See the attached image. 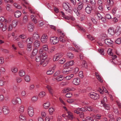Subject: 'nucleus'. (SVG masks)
<instances>
[{
    "instance_id": "nucleus-24",
    "label": "nucleus",
    "mask_w": 121,
    "mask_h": 121,
    "mask_svg": "<svg viewBox=\"0 0 121 121\" xmlns=\"http://www.w3.org/2000/svg\"><path fill=\"white\" fill-rule=\"evenodd\" d=\"M83 3L82 2H80L78 4V6L77 8L78 10H80L82 8L83 5L82 4Z\"/></svg>"
},
{
    "instance_id": "nucleus-61",
    "label": "nucleus",
    "mask_w": 121,
    "mask_h": 121,
    "mask_svg": "<svg viewBox=\"0 0 121 121\" xmlns=\"http://www.w3.org/2000/svg\"><path fill=\"white\" fill-rule=\"evenodd\" d=\"M108 54L111 56L112 55L113 53L112 52V50L111 49H109L108 51Z\"/></svg>"
},
{
    "instance_id": "nucleus-64",
    "label": "nucleus",
    "mask_w": 121,
    "mask_h": 121,
    "mask_svg": "<svg viewBox=\"0 0 121 121\" xmlns=\"http://www.w3.org/2000/svg\"><path fill=\"white\" fill-rule=\"evenodd\" d=\"M97 3L98 5H102L103 1L101 0H98L97 1Z\"/></svg>"
},
{
    "instance_id": "nucleus-33",
    "label": "nucleus",
    "mask_w": 121,
    "mask_h": 121,
    "mask_svg": "<svg viewBox=\"0 0 121 121\" xmlns=\"http://www.w3.org/2000/svg\"><path fill=\"white\" fill-rule=\"evenodd\" d=\"M45 92L44 91H42L40 93L39 95V97L40 98H42L45 96Z\"/></svg>"
},
{
    "instance_id": "nucleus-49",
    "label": "nucleus",
    "mask_w": 121,
    "mask_h": 121,
    "mask_svg": "<svg viewBox=\"0 0 121 121\" xmlns=\"http://www.w3.org/2000/svg\"><path fill=\"white\" fill-rule=\"evenodd\" d=\"M14 6L16 8L18 9H21L22 8L21 6L18 4H17L16 3L14 4Z\"/></svg>"
},
{
    "instance_id": "nucleus-62",
    "label": "nucleus",
    "mask_w": 121,
    "mask_h": 121,
    "mask_svg": "<svg viewBox=\"0 0 121 121\" xmlns=\"http://www.w3.org/2000/svg\"><path fill=\"white\" fill-rule=\"evenodd\" d=\"M53 71L52 70H48L47 72V74L48 75L52 74H53Z\"/></svg>"
},
{
    "instance_id": "nucleus-4",
    "label": "nucleus",
    "mask_w": 121,
    "mask_h": 121,
    "mask_svg": "<svg viewBox=\"0 0 121 121\" xmlns=\"http://www.w3.org/2000/svg\"><path fill=\"white\" fill-rule=\"evenodd\" d=\"M28 112L30 116H33L34 114V107L31 106H29L28 108Z\"/></svg>"
},
{
    "instance_id": "nucleus-17",
    "label": "nucleus",
    "mask_w": 121,
    "mask_h": 121,
    "mask_svg": "<svg viewBox=\"0 0 121 121\" xmlns=\"http://www.w3.org/2000/svg\"><path fill=\"white\" fill-rule=\"evenodd\" d=\"M75 89L74 88H65L63 90V93H65L67 92L70 91H72L75 90Z\"/></svg>"
},
{
    "instance_id": "nucleus-52",
    "label": "nucleus",
    "mask_w": 121,
    "mask_h": 121,
    "mask_svg": "<svg viewBox=\"0 0 121 121\" xmlns=\"http://www.w3.org/2000/svg\"><path fill=\"white\" fill-rule=\"evenodd\" d=\"M67 55L68 57L69 58H72L73 56V54L72 53L69 52H68V53Z\"/></svg>"
},
{
    "instance_id": "nucleus-5",
    "label": "nucleus",
    "mask_w": 121,
    "mask_h": 121,
    "mask_svg": "<svg viewBox=\"0 0 121 121\" xmlns=\"http://www.w3.org/2000/svg\"><path fill=\"white\" fill-rule=\"evenodd\" d=\"M67 4H69L68 3H64L63 4V8L67 12L70 13L71 11L69 9V7Z\"/></svg>"
},
{
    "instance_id": "nucleus-42",
    "label": "nucleus",
    "mask_w": 121,
    "mask_h": 121,
    "mask_svg": "<svg viewBox=\"0 0 121 121\" xmlns=\"http://www.w3.org/2000/svg\"><path fill=\"white\" fill-rule=\"evenodd\" d=\"M27 16V15H25L23 17V21L25 23H26L28 21Z\"/></svg>"
},
{
    "instance_id": "nucleus-51",
    "label": "nucleus",
    "mask_w": 121,
    "mask_h": 121,
    "mask_svg": "<svg viewBox=\"0 0 121 121\" xmlns=\"http://www.w3.org/2000/svg\"><path fill=\"white\" fill-rule=\"evenodd\" d=\"M18 44L20 48H22L24 46V45L21 42H19Z\"/></svg>"
},
{
    "instance_id": "nucleus-6",
    "label": "nucleus",
    "mask_w": 121,
    "mask_h": 121,
    "mask_svg": "<svg viewBox=\"0 0 121 121\" xmlns=\"http://www.w3.org/2000/svg\"><path fill=\"white\" fill-rule=\"evenodd\" d=\"M63 53H58L57 54L55 55L53 58V60L54 61L58 60L63 56Z\"/></svg>"
},
{
    "instance_id": "nucleus-1",
    "label": "nucleus",
    "mask_w": 121,
    "mask_h": 121,
    "mask_svg": "<svg viewBox=\"0 0 121 121\" xmlns=\"http://www.w3.org/2000/svg\"><path fill=\"white\" fill-rule=\"evenodd\" d=\"M45 53H43L39 56H36V61L37 62L40 61V64L41 65H42L44 67L46 66L48 64L47 62L45 61V60L47 57V55H45Z\"/></svg>"
},
{
    "instance_id": "nucleus-30",
    "label": "nucleus",
    "mask_w": 121,
    "mask_h": 121,
    "mask_svg": "<svg viewBox=\"0 0 121 121\" xmlns=\"http://www.w3.org/2000/svg\"><path fill=\"white\" fill-rule=\"evenodd\" d=\"M82 66L84 68L86 69L87 67V65L86 61L83 60L82 61Z\"/></svg>"
},
{
    "instance_id": "nucleus-29",
    "label": "nucleus",
    "mask_w": 121,
    "mask_h": 121,
    "mask_svg": "<svg viewBox=\"0 0 121 121\" xmlns=\"http://www.w3.org/2000/svg\"><path fill=\"white\" fill-rule=\"evenodd\" d=\"M25 72L23 70H21L19 72V75L21 77H22L25 75Z\"/></svg>"
},
{
    "instance_id": "nucleus-20",
    "label": "nucleus",
    "mask_w": 121,
    "mask_h": 121,
    "mask_svg": "<svg viewBox=\"0 0 121 121\" xmlns=\"http://www.w3.org/2000/svg\"><path fill=\"white\" fill-rule=\"evenodd\" d=\"M46 87L48 89L50 93L52 95L53 91L51 86L49 85H47L46 86Z\"/></svg>"
},
{
    "instance_id": "nucleus-43",
    "label": "nucleus",
    "mask_w": 121,
    "mask_h": 121,
    "mask_svg": "<svg viewBox=\"0 0 121 121\" xmlns=\"http://www.w3.org/2000/svg\"><path fill=\"white\" fill-rule=\"evenodd\" d=\"M98 52L100 54L103 55H104V50L103 49H99L98 50Z\"/></svg>"
},
{
    "instance_id": "nucleus-10",
    "label": "nucleus",
    "mask_w": 121,
    "mask_h": 121,
    "mask_svg": "<svg viewBox=\"0 0 121 121\" xmlns=\"http://www.w3.org/2000/svg\"><path fill=\"white\" fill-rule=\"evenodd\" d=\"M3 113L5 115L8 114L10 112V111L8 108L6 106H3Z\"/></svg>"
},
{
    "instance_id": "nucleus-15",
    "label": "nucleus",
    "mask_w": 121,
    "mask_h": 121,
    "mask_svg": "<svg viewBox=\"0 0 121 121\" xmlns=\"http://www.w3.org/2000/svg\"><path fill=\"white\" fill-rule=\"evenodd\" d=\"M40 42L38 40H36L34 42L33 46L34 47L38 48L40 46Z\"/></svg>"
},
{
    "instance_id": "nucleus-55",
    "label": "nucleus",
    "mask_w": 121,
    "mask_h": 121,
    "mask_svg": "<svg viewBox=\"0 0 121 121\" xmlns=\"http://www.w3.org/2000/svg\"><path fill=\"white\" fill-rule=\"evenodd\" d=\"M65 96L67 98H70L72 96V94L70 93L69 92L66 94Z\"/></svg>"
},
{
    "instance_id": "nucleus-9",
    "label": "nucleus",
    "mask_w": 121,
    "mask_h": 121,
    "mask_svg": "<svg viewBox=\"0 0 121 121\" xmlns=\"http://www.w3.org/2000/svg\"><path fill=\"white\" fill-rule=\"evenodd\" d=\"M28 30L30 32H32L33 30L34 26L32 23H29L27 25Z\"/></svg>"
},
{
    "instance_id": "nucleus-3",
    "label": "nucleus",
    "mask_w": 121,
    "mask_h": 121,
    "mask_svg": "<svg viewBox=\"0 0 121 121\" xmlns=\"http://www.w3.org/2000/svg\"><path fill=\"white\" fill-rule=\"evenodd\" d=\"M89 96L91 98L94 100H96L99 98V95L94 92L90 93L89 94Z\"/></svg>"
},
{
    "instance_id": "nucleus-7",
    "label": "nucleus",
    "mask_w": 121,
    "mask_h": 121,
    "mask_svg": "<svg viewBox=\"0 0 121 121\" xmlns=\"http://www.w3.org/2000/svg\"><path fill=\"white\" fill-rule=\"evenodd\" d=\"M13 104L14 105H16L17 103H19L21 102V100L20 98L19 97H17L16 99H13L12 101Z\"/></svg>"
},
{
    "instance_id": "nucleus-32",
    "label": "nucleus",
    "mask_w": 121,
    "mask_h": 121,
    "mask_svg": "<svg viewBox=\"0 0 121 121\" xmlns=\"http://www.w3.org/2000/svg\"><path fill=\"white\" fill-rule=\"evenodd\" d=\"M74 61H71L67 62L65 65L67 66H72L74 64Z\"/></svg>"
},
{
    "instance_id": "nucleus-41",
    "label": "nucleus",
    "mask_w": 121,
    "mask_h": 121,
    "mask_svg": "<svg viewBox=\"0 0 121 121\" xmlns=\"http://www.w3.org/2000/svg\"><path fill=\"white\" fill-rule=\"evenodd\" d=\"M18 23L15 20L13 21L12 23V26L13 27H15L17 25Z\"/></svg>"
},
{
    "instance_id": "nucleus-38",
    "label": "nucleus",
    "mask_w": 121,
    "mask_h": 121,
    "mask_svg": "<svg viewBox=\"0 0 121 121\" xmlns=\"http://www.w3.org/2000/svg\"><path fill=\"white\" fill-rule=\"evenodd\" d=\"M77 109L78 111H81L82 112H85L87 111L86 109L83 107L81 108H77Z\"/></svg>"
},
{
    "instance_id": "nucleus-36",
    "label": "nucleus",
    "mask_w": 121,
    "mask_h": 121,
    "mask_svg": "<svg viewBox=\"0 0 121 121\" xmlns=\"http://www.w3.org/2000/svg\"><path fill=\"white\" fill-rule=\"evenodd\" d=\"M11 70L13 72L15 73L17 72V69L16 67H13L11 69Z\"/></svg>"
},
{
    "instance_id": "nucleus-53",
    "label": "nucleus",
    "mask_w": 121,
    "mask_h": 121,
    "mask_svg": "<svg viewBox=\"0 0 121 121\" xmlns=\"http://www.w3.org/2000/svg\"><path fill=\"white\" fill-rule=\"evenodd\" d=\"M73 11L79 17L80 16V14L79 12L78 11V10L74 9H73Z\"/></svg>"
},
{
    "instance_id": "nucleus-31",
    "label": "nucleus",
    "mask_w": 121,
    "mask_h": 121,
    "mask_svg": "<svg viewBox=\"0 0 121 121\" xmlns=\"http://www.w3.org/2000/svg\"><path fill=\"white\" fill-rule=\"evenodd\" d=\"M71 70L67 69H64L63 70V73L64 74H67L69 73Z\"/></svg>"
},
{
    "instance_id": "nucleus-57",
    "label": "nucleus",
    "mask_w": 121,
    "mask_h": 121,
    "mask_svg": "<svg viewBox=\"0 0 121 121\" xmlns=\"http://www.w3.org/2000/svg\"><path fill=\"white\" fill-rule=\"evenodd\" d=\"M19 37L21 39H24L26 38V36L24 34H22L20 35L19 36Z\"/></svg>"
},
{
    "instance_id": "nucleus-18",
    "label": "nucleus",
    "mask_w": 121,
    "mask_h": 121,
    "mask_svg": "<svg viewBox=\"0 0 121 121\" xmlns=\"http://www.w3.org/2000/svg\"><path fill=\"white\" fill-rule=\"evenodd\" d=\"M0 28H2V30L3 31H5L7 29L6 25L4 26L2 22H0Z\"/></svg>"
},
{
    "instance_id": "nucleus-50",
    "label": "nucleus",
    "mask_w": 121,
    "mask_h": 121,
    "mask_svg": "<svg viewBox=\"0 0 121 121\" xmlns=\"http://www.w3.org/2000/svg\"><path fill=\"white\" fill-rule=\"evenodd\" d=\"M87 37L89 40L92 41L95 39L94 38L90 35H87Z\"/></svg>"
},
{
    "instance_id": "nucleus-13",
    "label": "nucleus",
    "mask_w": 121,
    "mask_h": 121,
    "mask_svg": "<svg viewBox=\"0 0 121 121\" xmlns=\"http://www.w3.org/2000/svg\"><path fill=\"white\" fill-rule=\"evenodd\" d=\"M80 82V80L79 78H75L73 79V83L75 85H78L79 84Z\"/></svg>"
},
{
    "instance_id": "nucleus-37",
    "label": "nucleus",
    "mask_w": 121,
    "mask_h": 121,
    "mask_svg": "<svg viewBox=\"0 0 121 121\" xmlns=\"http://www.w3.org/2000/svg\"><path fill=\"white\" fill-rule=\"evenodd\" d=\"M50 105V103L49 102H48L44 104V107L45 108H48L49 107Z\"/></svg>"
},
{
    "instance_id": "nucleus-2",
    "label": "nucleus",
    "mask_w": 121,
    "mask_h": 121,
    "mask_svg": "<svg viewBox=\"0 0 121 121\" xmlns=\"http://www.w3.org/2000/svg\"><path fill=\"white\" fill-rule=\"evenodd\" d=\"M59 38L55 37H51L50 38V41L52 45L57 44L59 41Z\"/></svg>"
},
{
    "instance_id": "nucleus-39",
    "label": "nucleus",
    "mask_w": 121,
    "mask_h": 121,
    "mask_svg": "<svg viewBox=\"0 0 121 121\" xmlns=\"http://www.w3.org/2000/svg\"><path fill=\"white\" fill-rule=\"evenodd\" d=\"M74 76V75L73 74H71L69 75L66 76L65 78L67 80H68L72 78Z\"/></svg>"
},
{
    "instance_id": "nucleus-35",
    "label": "nucleus",
    "mask_w": 121,
    "mask_h": 121,
    "mask_svg": "<svg viewBox=\"0 0 121 121\" xmlns=\"http://www.w3.org/2000/svg\"><path fill=\"white\" fill-rule=\"evenodd\" d=\"M24 80L26 82H29L30 80V76L28 75H26L24 78Z\"/></svg>"
},
{
    "instance_id": "nucleus-16",
    "label": "nucleus",
    "mask_w": 121,
    "mask_h": 121,
    "mask_svg": "<svg viewBox=\"0 0 121 121\" xmlns=\"http://www.w3.org/2000/svg\"><path fill=\"white\" fill-rule=\"evenodd\" d=\"M108 33L111 35H113L115 33L114 28L113 27L110 28L108 30Z\"/></svg>"
},
{
    "instance_id": "nucleus-47",
    "label": "nucleus",
    "mask_w": 121,
    "mask_h": 121,
    "mask_svg": "<svg viewBox=\"0 0 121 121\" xmlns=\"http://www.w3.org/2000/svg\"><path fill=\"white\" fill-rule=\"evenodd\" d=\"M38 50L37 48H35L34 49L32 53V54L33 55H35L38 52Z\"/></svg>"
},
{
    "instance_id": "nucleus-60",
    "label": "nucleus",
    "mask_w": 121,
    "mask_h": 121,
    "mask_svg": "<svg viewBox=\"0 0 121 121\" xmlns=\"http://www.w3.org/2000/svg\"><path fill=\"white\" fill-rule=\"evenodd\" d=\"M54 111V109L53 108H50L49 110V111L50 114H52L53 112Z\"/></svg>"
},
{
    "instance_id": "nucleus-23",
    "label": "nucleus",
    "mask_w": 121,
    "mask_h": 121,
    "mask_svg": "<svg viewBox=\"0 0 121 121\" xmlns=\"http://www.w3.org/2000/svg\"><path fill=\"white\" fill-rule=\"evenodd\" d=\"M59 40L63 43H65L66 42V39L63 36H60L59 38Z\"/></svg>"
},
{
    "instance_id": "nucleus-45",
    "label": "nucleus",
    "mask_w": 121,
    "mask_h": 121,
    "mask_svg": "<svg viewBox=\"0 0 121 121\" xmlns=\"http://www.w3.org/2000/svg\"><path fill=\"white\" fill-rule=\"evenodd\" d=\"M16 80L17 83L21 82L22 81V79L20 77H17L16 78Z\"/></svg>"
},
{
    "instance_id": "nucleus-27",
    "label": "nucleus",
    "mask_w": 121,
    "mask_h": 121,
    "mask_svg": "<svg viewBox=\"0 0 121 121\" xmlns=\"http://www.w3.org/2000/svg\"><path fill=\"white\" fill-rule=\"evenodd\" d=\"M24 111V106L22 105L19 108L18 110V112L20 113H23Z\"/></svg>"
},
{
    "instance_id": "nucleus-59",
    "label": "nucleus",
    "mask_w": 121,
    "mask_h": 121,
    "mask_svg": "<svg viewBox=\"0 0 121 121\" xmlns=\"http://www.w3.org/2000/svg\"><path fill=\"white\" fill-rule=\"evenodd\" d=\"M86 118V120L87 121H92L93 120V118L92 117H88Z\"/></svg>"
},
{
    "instance_id": "nucleus-56",
    "label": "nucleus",
    "mask_w": 121,
    "mask_h": 121,
    "mask_svg": "<svg viewBox=\"0 0 121 121\" xmlns=\"http://www.w3.org/2000/svg\"><path fill=\"white\" fill-rule=\"evenodd\" d=\"M44 51H47L48 50V48L47 45H45L43 46V48H42Z\"/></svg>"
},
{
    "instance_id": "nucleus-21",
    "label": "nucleus",
    "mask_w": 121,
    "mask_h": 121,
    "mask_svg": "<svg viewBox=\"0 0 121 121\" xmlns=\"http://www.w3.org/2000/svg\"><path fill=\"white\" fill-rule=\"evenodd\" d=\"M101 103L103 104V106L107 110H109L110 109V107L109 105L107 104H106L104 103L103 102V101H101Z\"/></svg>"
},
{
    "instance_id": "nucleus-25",
    "label": "nucleus",
    "mask_w": 121,
    "mask_h": 121,
    "mask_svg": "<svg viewBox=\"0 0 121 121\" xmlns=\"http://www.w3.org/2000/svg\"><path fill=\"white\" fill-rule=\"evenodd\" d=\"M13 89L15 92H17L18 90H19L20 88L16 85H14L13 86Z\"/></svg>"
},
{
    "instance_id": "nucleus-14",
    "label": "nucleus",
    "mask_w": 121,
    "mask_h": 121,
    "mask_svg": "<svg viewBox=\"0 0 121 121\" xmlns=\"http://www.w3.org/2000/svg\"><path fill=\"white\" fill-rule=\"evenodd\" d=\"M48 37L47 35H43L41 37V40L43 43H46L47 41Z\"/></svg>"
},
{
    "instance_id": "nucleus-8",
    "label": "nucleus",
    "mask_w": 121,
    "mask_h": 121,
    "mask_svg": "<svg viewBox=\"0 0 121 121\" xmlns=\"http://www.w3.org/2000/svg\"><path fill=\"white\" fill-rule=\"evenodd\" d=\"M40 38V36L39 33L37 32H36L31 37V39L32 40H33L39 39Z\"/></svg>"
},
{
    "instance_id": "nucleus-22",
    "label": "nucleus",
    "mask_w": 121,
    "mask_h": 121,
    "mask_svg": "<svg viewBox=\"0 0 121 121\" xmlns=\"http://www.w3.org/2000/svg\"><path fill=\"white\" fill-rule=\"evenodd\" d=\"M21 13L20 11H17L14 14L15 17L18 18L21 16Z\"/></svg>"
},
{
    "instance_id": "nucleus-34",
    "label": "nucleus",
    "mask_w": 121,
    "mask_h": 121,
    "mask_svg": "<svg viewBox=\"0 0 121 121\" xmlns=\"http://www.w3.org/2000/svg\"><path fill=\"white\" fill-rule=\"evenodd\" d=\"M20 121H26V117L24 115H21L19 116Z\"/></svg>"
},
{
    "instance_id": "nucleus-54",
    "label": "nucleus",
    "mask_w": 121,
    "mask_h": 121,
    "mask_svg": "<svg viewBox=\"0 0 121 121\" xmlns=\"http://www.w3.org/2000/svg\"><path fill=\"white\" fill-rule=\"evenodd\" d=\"M65 61V59L63 58L62 59L58 61V62L60 64H64V62Z\"/></svg>"
},
{
    "instance_id": "nucleus-12",
    "label": "nucleus",
    "mask_w": 121,
    "mask_h": 121,
    "mask_svg": "<svg viewBox=\"0 0 121 121\" xmlns=\"http://www.w3.org/2000/svg\"><path fill=\"white\" fill-rule=\"evenodd\" d=\"M105 43L108 45H111L113 44V41L110 39H107L104 40Z\"/></svg>"
},
{
    "instance_id": "nucleus-58",
    "label": "nucleus",
    "mask_w": 121,
    "mask_h": 121,
    "mask_svg": "<svg viewBox=\"0 0 121 121\" xmlns=\"http://www.w3.org/2000/svg\"><path fill=\"white\" fill-rule=\"evenodd\" d=\"M1 50L3 52L5 53H9V51L7 49H4L2 48L1 49Z\"/></svg>"
},
{
    "instance_id": "nucleus-63",
    "label": "nucleus",
    "mask_w": 121,
    "mask_h": 121,
    "mask_svg": "<svg viewBox=\"0 0 121 121\" xmlns=\"http://www.w3.org/2000/svg\"><path fill=\"white\" fill-rule=\"evenodd\" d=\"M79 77L82 78L83 77V72L82 71H80L79 73Z\"/></svg>"
},
{
    "instance_id": "nucleus-44",
    "label": "nucleus",
    "mask_w": 121,
    "mask_h": 121,
    "mask_svg": "<svg viewBox=\"0 0 121 121\" xmlns=\"http://www.w3.org/2000/svg\"><path fill=\"white\" fill-rule=\"evenodd\" d=\"M107 2L108 4H109L111 6L113 5L114 3L113 1L112 0H107Z\"/></svg>"
},
{
    "instance_id": "nucleus-11",
    "label": "nucleus",
    "mask_w": 121,
    "mask_h": 121,
    "mask_svg": "<svg viewBox=\"0 0 121 121\" xmlns=\"http://www.w3.org/2000/svg\"><path fill=\"white\" fill-rule=\"evenodd\" d=\"M89 5H87V7H86L85 9L86 12L88 14H90L92 10V7L90 5L89 6Z\"/></svg>"
},
{
    "instance_id": "nucleus-48",
    "label": "nucleus",
    "mask_w": 121,
    "mask_h": 121,
    "mask_svg": "<svg viewBox=\"0 0 121 121\" xmlns=\"http://www.w3.org/2000/svg\"><path fill=\"white\" fill-rule=\"evenodd\" d=\"M115 43L118 44H120L121 43V38L117 39L115 41Z\"/></svg>"
},
{
    "instance_id": "nucleus-19",
    "label": "nucleus",
    "mask_w": 121,
    "mask_h": 121,
    "mask_svg": "<svg viewBox=\"0 0 121 121\" xmlns=\"http://www.w3.org/2000/svg\"><path fill=\"white\" fill-rule=\"evenodd\" d=\"M116 33L117 36L119 35L121 33V27L119 26H117L116 30Z\"/></svg>"
},
{
    "instance_id": "nucleus-26",
    "label": "nucleus",
    "mask_w": 121,
    "mask_h": 121,
    "mask_svg": "<svg viewBox=\"0 0 121 121\" xmlns=\"http://www.w3.org/2000/svg\"><path fill=\"white\" fill-rule=\"evenodd\" d=\"M67 116L69 119H72L73 118V115L72 113L70 111H68L67 112Z\"/></svg>"
},
{
    "instance_id": "nucleus-28",
    "label": "nucleus",
    "mask_w": 121,
    "mask_h": 121,
    "mask_svg": "<svg viewBox=\"0 0 121 121\" xmlns=\"http://www.w3.org/2000/svg\"><path fill=\"white\" fill-rule=\"evenodd\" d=\"M63 75H60L57 76L56 78V79L58 81H60L63 80L64 78V77L63 78Z\"/></svg>"
},
{
    "instance_id": "nucleus-46",
    "label": "nucleus",
    "mask_w": 121,
    "mask_h": 121,
    "mask_svg": "<svg viewBox=\"0 0 121 121\" xmlns=\"http://www.w3.org/2000/svg\"><path fill=\"white\" fill-rule=\"evenodd\" d=\"M38 99V97L37 96H34L32 98V100L33 102L37 101Z\"/></svg>"
},
{
    "instance_id": "nucleus-40",
    "label": "nucleus",
    "mask_w": 121,
    "mask_h": 121,
    "mask_svg": "<svg viewBox=\"0 0 121 121\" xmlns=\"http://www.w3.org/2000/svg\"><path fill=\"white\" fill-rule=\"evenodd\" d=\"M11 5L9 4H7V5L6 9L7 11H12V9L11 8Z\"/></svg>"
}]
</instances>
